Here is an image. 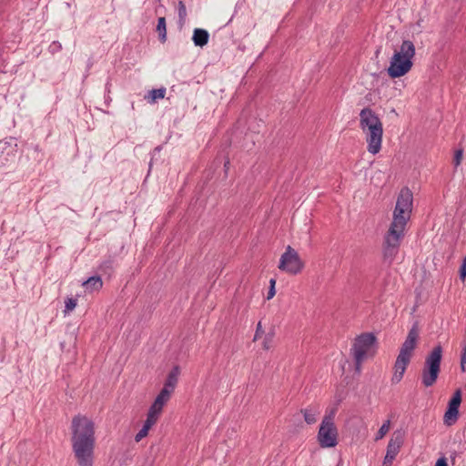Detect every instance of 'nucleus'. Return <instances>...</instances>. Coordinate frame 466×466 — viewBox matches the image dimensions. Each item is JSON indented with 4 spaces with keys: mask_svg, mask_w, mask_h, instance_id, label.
Wrapping results in <instances>:
<instances>
[{
    "mask_svg": "<svg viewBox=\"0 0 466 466\" xmlns=\"http://www.w3.org/2000/svg\"><path fill=\"white\" fill-rule=\"evenodd\" d=\"M460 278L464 279L466 278V258L463 259L460 268Z\"/></svg>",
    "mask_w": 466,
    "mask_h": 466,
    "instance_id": "nucleus-35",
    "label": "nucleus"
},
{
    "mask_svg": "<svg viewBox=\"0 0 466 466\" xmlns=\"http://www.w3.org/2000/svg\"><path fill=\"white\" fill-rule=\"evenodd\" d=\"M275 286H276V279H271L269 280V287H268V294H267V299L269 300L275 296V294H276Z\"/></svg>",
    "mask_w": 466,
    "mask_h": 466,
    "instance_id": "nucleus-28",
    "label": "nucleus"
},
{
    "mask_svg": "<svg viewBox=\"0 0 466 466\" xmlns=\"http://www.w3.org/2000/svg\"><path fill=\"white\" fill-rule=\"evenodd\" d=\"M360 127L366 136L368 152L378 154L381 148L383 127L378 115L369 106L360 112Z\"/></svg>",
    "mask_w": 466,
    "mask_h": 466,
    "instance_id": "nucleus-3",
    "label": "nucleus"
},
{
    "mask_svg": "<svg viewBox=\"0 0 466 466\" xmlns=\"http://www.w3.org/2000/svg\"><path fill=\"white\" fill-rule=\"evenodd\" d=\"M82 286L85 288L86 291H98L103 287V281L99 276H92L84 281Z\"/></svg>",
    "mask_w": 466,
    "mask_h": 466,
    "instance_id": "nucleus-19",
    "label": "nucleus"
},
{
    "mask_svg": "<svg viewBox=\"0 0 466 466\" xmlns=\"http://www.w3.org/2000/svg\"><path fill=\"white\" fill-rule=\"evenodd\" d=\"M465 388H466V383H465Z\"/></svg>",
    "mask_w": 466,
    "mask_h": 466,
    "instance_id": "nucleus-39",
    "label": "nucleus"
},
{
    "mask_svg": "<svg viewBox=\"0 0 466 466\" xmlns=\"http://www.w3.org/2000/svg\"><path fill=\"white\" fill-rule=\"evenodd\" d=\"M71 431L72 450L78 466H93L96 444L94 422L78 414L72 420Z\"/></svg>",
    "mask_w": 466,
    "mask_h": 466,
    "instance_id": "nucleus-1",
    "label": "nucleus"
},
{
    "mask_svg": "<svg viewBox=\"0 0 466 466\" xmlns=\"http://www.w3.org/2000/svg\"><path fill=\"white\" fill-rule=\"evenodd\" d=\"M401 444L402 438L400 436H397L390 440L387 446V452L382 462V466H390L392 464V461L395 460L397 454L400 451Z\"/></svg>",
    "mask_w": 466,
    "mask_h": 466,
    "instance_id": "nucleus-11",
    "label": "nucleus"
},
{
    "mask_svg": "<svg viewBox=\"0 0 466 466\" xmlns=\"http://www.w3.org/2000/svg\"><path fill=\"white\" fill-rule=\"evenodd\" d=\"M157 32L161 43H165L167 40V23L165 17H159L157 19Z\"/></svg>",
    "mask_w": 466,
    "mask_h": 466,
    "instance_id": "nucleus-21",
    "label": "nucleus"
},
{
    "mask_svg": "<svg viewBox=\"0 0 466 466\" xmlns=\"http://www.w3.org/2000/svg\"><path fill=\"white\" fill-rule=\"evenodd\" d=\"M178 12V24L183 26L187 17V8L183 1H179L177 4Z\"/></svg>",
    "mask_w": 466,
    "mask_h": 466,
    "instance_id": "nucleus-23",
    "label": "nucleus"
},
{
    "mask_svg": "<svg viewBox=\"0 0 466 466\" xmlns=\"http://www.w3.org/2000/svg\"><path fill=\"white\" fill-rule=\"evenodd\" d=\"M158 416H159V414H157V412H154L153 410H148L147 419H146L143 426H145L148 429H151V427L157 422Z\"/></svg>",
    "mask_w": 466,
    "mask_h": 466,
    "instance_id": "nucleus-24",
    "label": "nucleus"
},
{
    "mask_svg": "<svg viewBox=\"0 0 466 466\" xmlns=\"http://www.w3.org/2000/svg\"><path fill=\"white\" fill-rule=\"evenodd\" d=\"M179 373H180L179 366H177V365L174 366L172 368V370H170V372L168 373L162 390H167L168 391V393L171 394L174 391L176 385L177 383Z\"/></svg>",
    "mask_w": 466,
    "mask_h": 466,
    "instance_id": "nucleus-15",
    "label": "nucleus"
},
{
    "mask_svg": "<svg viewBox=\"0 0 466 466\" xmlns=\"http://www.w3.org/2000/svg\"><path fill=\"white\" fill-rule=\"evenodd\" d=\"M411 356L400 351L394 364L395 372L391 378L392 383H399L402 380L406 368L410 362Z\"/></svg>",
    "mask_w": 466,
    "mask_h": 466,
    "instance_id": "nucleus-10",
    "label": "nucleus"
},
{
    "mask_svg": "<svg viewBox=\"0 0 466 466\" xmlns=\"http://www.w3.org/2000/svg\"><path fill=\"white\" fill-rule=\"evenodd\" d=\"M411 211L400 208H394L393 218L390 228L383 239V259L390 264L399 252L401 239L404 238V230L410 220Z\"/></svg>",
    "mask_w": 466,
    "mask_h": 466,
    "instance_id": "nucleus-2",
    "label": "nucleus"
},
{
    "mask_svg": "<svg viewBox=\"0 0 466 466\" xmlns=\"http://www.w3.org/2000/svg\"><path fill=\"white\" fill-rule=\"evenodd\" d=\"M461 403V390L458 389L455 390L451 398L450 399L447 406V410L443 416V422L447 426H452L459 419V409Z\"/></svg>",
    "mask_w": 466,
    "mask_h": 466,
    "instance_id": "nucleus-9",
    "label": "nucleus"
},
{
    "mask_svg": "<svg viewBox=\"0 0 466 466\" xmlns=\"http://www.w3.org/2000/svg\"><path fill=\"white\" fill-rule=\"evenodd\" d=\"M150 429L143 426L142 429L136 434L135 441L137 442L140 441L143 438H145L149 431Z\"/></svg>",
    "mask_w": 466,
    "mask_h": 466,
    "instance_id": "nucleus-29",
    "label": "nucleus"
},
{
    "mask_svg": "<svg viewBox=\"0 0 466 466\" xmlns=\"http://www.w3.org/2000/svg\"><path fill=\"white\" fill-rule=\"evenodd\" d=\"M275 337V329L272 328L264 337L263 340V349L264 350H269L273 343V339Z\"/></svg>",
    "mask_w": 466,
    "mask_h": 466,
    "instance_id": "nucleus-25",
    "label": "nucleus"
},
{
    "mask_svg": "<svg viewBox=\"0 0 466 466\" xmlns=\"http://www.w3.org/2000/svg\"><path fill=\"white\" fill-rule=\"evenodd\" d=\"M390 420H386L385 422H383V424L380 426V428L379 429V431L376 434L375 441L381 440L388 433V431L390 430Z\"/></svg>",
    "mask_w": 466,
    "mask_h": 466,
    "instance_id": "nucleus-26",
    "label": "nucleus"
},
{
    "mask_svg": "<svg viewBox=\"0 0 466 466\" xmlns=\"http://www.w3.org/2000/svg\"><path fill=\"white\" fill-rule=\"evenodd\" d=\"M229 166H230V161L228 158H227L224 162V172H225V177L228 176V171L229 169Z\"/></svg>",
    "mask_w": 466,
    "mask_h": 466,
    "instance_id": "nucleus-38",
    "label": "nucleus"
},
{
    "mask_svg": "<svg viewBox=\"0 0 466 466\" xmlns=\"http://www.w3.org/2000/svg\"><path fill=\"white\" fill-rule=\"evenodd\" d=\"M264 334V330L262 329L261 322L259 321L257 325V329L255 331L254 339L253 340H257Z\"/></svg>",
    "mask_w": 466,
    "mask_h": 466,
    "instance_id": "nucleus-34",
    "label": "nucleus"
},
{
    "mask_svg": "<svg viewBox=\"0 0 466 466\" xmlns=\"http://www.w3.org/2000/svg\"><path fill=\"white\" fill-rule=\"evenodd\" d=\"M415 53L416 49L414 44L410 40H404L400 45V50L395 51L393 55H400V56L408 57L412 60Z\"/></svg>",
    "mask_w": 466,
    "mask_h": 466,
    "instance_id": "nucleus-18",
    "label": "nucleus"
},
{
    "mask_svg": "<svg viewBox=\"0 0 466 466\" xmlns=\"http://www.w3.org/2000/svg\"><path fill=\"white\" fill-rule=\"evenodd\" d=\"M192 40L196 46L203 47L208 43L209 33L206 29L196 28L193 31Z\"/></svg>",
    "mask_w": 466,
    "mask_h": 466,
    "instance_id": "nucleus-17",
    "label": "nucleus"
},
{
    "mask_svg": "<svg viewBox=\"0 0 466 466\" xmlns=\"http://www.w3.org/2000/svg\"><path fill=\"white\" fill-rule=\"evenodd\" d=\"M338 431L332 415L325 416L318 432V441L322 448H333L338 444Z\"/></svg>",
    "mask_w": 466,
    "mask_h": 466,
    "instance_id": "nucleus-5",
    "label": "nucleus"
},
{
    "mask_svg": "<svg viewBox=\"0 0 466 466\" xmlns=\"http://www.w3.org/2000/svg\"><path fill=\"white\" fill-rule=\"evenodd\" d=\"M462 155H463L462 149H458L455 151L454 157H453V164L456 167L458 166H460V164L462 160Z\"/></svg>",
    "mask_w": 466,
    "mask_h": 466,
    "instance_id": "nucleus-31",
    "label": "nucleus"
},
{
    "mask_svg": "<svg viewBox=\"0 0 466 466\" xmlns=\"http://www.w3.org/2000/svg\"><path fill=\"white\" fill-rule=\"evenodd\" d=\"M419 339V327L418 323L415 322L410 329L404 342L402 343L400 351L412 355L414 349L416 348L417 341Z\"/></svg>",
    "mask_w": 466,
    "mask_h": 466,
    "instance_id": "nucleus-12",
    "label": "nucleus"
},
{
    "mask_svg": "<svg viewBox=\"0 0 466 466\" xmlns=\"http://www.w3.org/2000/svg\"><path fill=\"white\" fill-rule=\"evenodd\" d=\"M395 207L412 212L413 194L408 187H404L400 189Z\"/></svg>",
    "mask_w": 466,
    "mask_h": 466,
    "instance_id": "nucleus-14",
    "label": "nucleus"
},
{
    "mask_svg": "<svg viewBox=\"0 0 466 466\" xmlns=\"http://www.w3.org/2000/svg\"><path fill=\"white\" fill-rule=\"evenodd\" d=\"M100 268L105 273L108 272V271H111L113 269V262H112V260L104 261L101 264Z\"/></svg>",
    "mask_w": 466,
    "mask_h": 466,
    "instance_id": "nucleus-33",
    "label": "nucleus"
},
{
    "mask_svg": "<svg viewBox=\"0 0 466 466\" xmlns=\"http://www.w3.org/2000/svg\"><path fill=\"white\" fill-rule=\"evenodd\" d=\"M171 394H169L167 390H161L149 410L160 415L164 405L167 402Z\"/></svg>",
    "mask_w": 466,
    "mask_h": 466,
    "instance_id": "nucleus-16",
    "label": "nucleus"
},
{
    "mask_svg": "<svg viewBox=\"0 0 466 466\" xmlns=\"http://www.w3.org/2000/svg\"><path fill=\"white\" fill-rule=\"evenodd\" d=\"M353 358L355 360V370L360 373V368H361V363L364 360H360V361H358V359L356 357H353Z\"/></svg>",
    "mask_w": 466,
    "mask_h": 466,
    "instance_id": "nucleus-37",
    "label": "nucleus"
},
{
    "mask_svg": "<svg viewBox=\"0 0 466 466\" xmlns=\"http://www.w3.org/2000/svg\"><path fill=\"white\" fill-rule=\"evenodd\" d=\"M166 95V88L161 87L158 89H152L145 97L148 99L149 103H155L157 99L164 98Z\"/></svg>",
    "mask_w": 466,
    "mask_h": 466,
    "instance_id": "nucleus-22",
    "label": "nucleus"
},
{
    "mask_svg": "<svg viewBox=\"0 0 466 466\" xmlns=\"http://www.w3.org/2000/svg\"><path fill=\"white\" fill-rule=\"evenodd\" d=\"M413 66L411 59L400 56V55H393L387 69L389 76L392 79L401 77L409 73Z\"/></svg>",
    "mask_w": 466,
    "mask_h": 466,
    "instance_id": "nucleus-8",
    "label": "nucleus"
},
{
    "mask_svg": "<svg viewBox=\"0 0 466 466\" xmlns=\"http://www.w3.org/2000/svg\"><path fill=\"white\" fill-rule=\"evenodd\" d=\"M9 153H5L4 148L0 147V167H5L9 161Z\"/></svg>",
    "mask_w": 466,
    "mask_h": 466,
    "instance_id": "nucleus-30",
    "label": "nucleus"
},
{
    "mask_svg": "<svg viewBox=\"0 0 466 466\" xmlns=\"http://www.w3.org/2000/svg\"><path fill=\"white\" fill-rule=\"evenodd\" d=\"M443 349L439 343L426 356L423 367L421 369V383L424 387L433 386L441 372V364L442 360Z\"/></svg>",
    "mask_w": 466,
    "mask_h": 466,
    "instance_id": "nucleus-4",
    "label": "nucleus"
},
{
    "mask_svg": "<svg viewBox=\"0 0 466 466\" xmlns=\"http://www.w3.org/2000/svg\"><path fill=\"white\" fill-rule=\"evenodd\" d=\"M435 466H448L447 459L444 456L439 458L435 463Z\"/></svg>",
    "mask_w": 466,
    "mask_h": 466,
    "instance_id": "nucleus-36",
    "label": "nucleus"
},
{
    "mask_svg": "<svg viewBox=\"0 0 466 466\" xmlns=\"http://www.w3.org/2000/svg\"><path fill=\"white\" fill-rule=\"evenodd\" d=\"M304 268V263L300 259L299 253L288 246L286 251L281 255L279 268L291 275H297Z\"/></svg>",
    "mask_w": 466,
    "mask_h": 466,
    "instance_id": "nucleus-6",
    "label": "nucleus"
},
{
    "mask_svg": "<svg viewBox=\"0 0 466 466\" xmlns=\"http://www.w3.org/2000/svg\"><path fill=\"white\" fill-rule=\"evenodd\" d=\"M76 299L67 298L65 301V312L72 311L76 307Z\"/></svg>",
    "mask_w": 466,
    "mask_h": 466,
    "instance_id": "nucleus-27",
    "label": "nucleus"
},
{
    "mask_svg": "<svg viewBox=\"0 0 466 466\" xmlns=\"http://www.w3.org/2000/svg\"><path fill=\"white\" fill-rule=\"evenodd\" d=\"M48 49L51 54H56L62 50V45L58 41H54Z\"/></svg>",
    "mask_w": 466,
    "mask_h": 466,
    "instance_id": "nucleus-32",
    "label": "nucleus"
},
{
    "mask_svg": "<svg viewBox=\"0 0 466 466\" xmlns=\"http://www.w3.org/2000/svg\"><path fill=\"white\" fill-rule=\"evenodd\" d=\"M419 339V327L418 323L415 322L410 329L404 342L402 343L400 351L412 355L414 349L416 348L417 341Z\"/></svg>",
    "mask_w": 466,
    "mask_h": 466,
    "instance_id": "nucleus-13",
    "label": "nucleus"
},
{
    "mask_svg": "<svg viewBox=\"0 0 466 466\" xmlns=\"http://www.w3.org/2000/svg\"><path fill=\"white\" fill-rule=\"evenodd\" d=\"M300 412L303 414L304 420L308 424H314L317 421L316 416L319 414L318 409L313 407L301 409Z\"/></svg>",
    "mask_w": 466,
    "mask_h": 466,
    "instance_id": "nucleus-20",
    "label": "nucleus"
},
{
    "mask_svg": "<svg viewBox=\"0 0 466 466\" xmlns=\"http://www.w3.org/2000/svg\"><path fill=\"white\" fill-rule=\"evenodd\" d=\"M377 342L376 336L371 332H365L359 335L351 348L353 357L358 359V361L364 360L369 350Z\"/></svg>",
    "mask_w": 466,
    "mask_h": 466,
    "instance_id": "nucleus-7",
    "label": "nucleus"
}]
</instances>
